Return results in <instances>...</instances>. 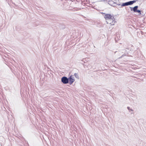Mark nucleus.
<instances>
[{
	"instance_id": "8",
	"label": "nucleus",
	"mask_w": 146,
	"mask_h": 146,
	"mask_svg": "<svg viewBox=\"0 0 146 146\" xmlns=\"http://www.w3.org/2000/svg\"><path fill=\"white\" fill-rule=\"evenodd\" d=\"M127 108L129 112H131V111H133V110H132V109L130 108L129 107H127Z\"/></svg>"
},
{
	"instance_id": "3",
	"label": "nucleus",
	"mask_w": 146,
	"mask_h": 146,
	"mask_svg": "<svg viewBox=\"0 0 146 146\" xmlns=\"http://www.w3.org/2000/svg\"><path fill=\"white\" fill-rule=\"evenodd\" d=\"M61 81L64 84H66L68 83V79L65 76H63L61 78Z\"/></svg>"
},
{
	"instance_id": "5",
	"label": "nucleus",
	"mask_w": 146,
	"mask_h": 146,
	"mask_svg": "<svg viewBox=\"0 0 146 146\" xmlns=\"http://www.w3.org/2000/svg\"><path fill=\"white\" fill-rule=\"evenodd\" d=\"M108 3L109 4L113 6H115V5L116 4V3L111 0H109L108 1Z\"/></svg>"
},
{
	"instance_id": "11",
	"label": "nucleus",
	"mask_w": 146,
	"mask_h": 146,
	"mask_svg": "<svg viewBox=\"0 0 146 146\" xmlns=\"http://www.w3.org/2000/svg\"><path fill=\"white\" fill-rule=\"evenodd\" d=\"M117 5H121L120 4H117Z\"/></svg>"
},
{
	"instance_id": "9",
	"label": "nucleus",
	"mask_w": 146,
	"mask_h": 146,
	"mask_svg": "<svg viewBox=\"0 0 146 146\" xmlns=\"http://www.w3.org/2000/svg\"><path fill=\"white\" fill-rule=\"evenodd\" d=\"M127 54H128V53L127 52H125L124 55V54L122 56L120 57L119 58H121L123 56L126 55Z\"/></svg>"
},
{
	"instance_id": "2",
	"label": "nucleus",
	"mask_w": 146,
	"mask_h": 146,
	"mask_svg": "<svg viewBox=\"0 0 146 146\" xmlns=\"http://www.w3.org/2000/svg\"><path fill=\"white\" fill-rule=\"evenodd\" d=\"M136 1L133 0L132 1H130L125 3H123L121 5V7L127 6L129 5H132L134 3L136 2Z\"/></svg>"
},
{
	"instance_id": "6",
	"label": "nucleus",
	"mask_w": 146,
	"mask_h": 146,
	"mask_svg": "<svg viewBox=\"0 0 146 146\" xmlns=\"http://www.w3.org/2000/svg\"><path fill=\"white\" fill-rule=\"evenodd\" d=\"M138 8V6H136L133 8L131 7H130L131 11H133L134 12H136V11L137 10V9Z\"/></svg>"
},
{
	"instance_id": "10",
	"label": "nucleus",
	"mask_w": 146,
	"mask_h": 146,
	"mask_svg": "<svg viewBox=\"0 0 146 146\" xmlns=\"http://www.w3.org/2000/svg\"><path fill=\"white\" fill-rule=\"evenodd\" d=\"M136 12H137L138 13H139V15H141L142 14L141 13V11L140 10H137L136 11Z\"/></svg>"
},
{
	"instance_id": "4",
	"label": "nucleus",
	"mask_w": 146,
	"mask_h": 146,
	"mask_svg": "<svg viewBox=\"0 0 146 146\" xmlns=\"http://www.w3.org/2000/svg\"><path fill=\"white\" fill-rule=\"evenodd\" d=\"M68 79V82H69V84L70 85L72 84L75 80H74L72 76H70L69 77Z\"/></svg>"
},
{
	"instance_id": "7",
	"label": "nucleus",
	"mask_w": 146,
	"mask_h": 146,
	"mask_svg": "<svg viewBox=\"0 0 146 146\" xmlns=\"http://www.w3.org/2000/svg\"><path fill=\"white\" fill-rule=\"evenodd\" d=\"M74 76H75L76 78H77L78 79L79 78V76L78 75V74L77 73H75L74 74Z\"/></svg>"
},
{
	"instance_id": "1",
	"label": "nucleus",
	"mask_w": 146,
	"mask_h": 146,
	"mask_svg": "<svg viewBox=\"0 0 146 146\" xmlns=\"http://www.w3.org/2000/svg\"><path fill=\"white\" fill-rule=\"evenodd\" d=\"M104 16L106 20L107 23L114 25L116 21L115 20L114 16L113 15L105 13H104Z\"/></svg>"
}]
</instances>
